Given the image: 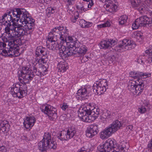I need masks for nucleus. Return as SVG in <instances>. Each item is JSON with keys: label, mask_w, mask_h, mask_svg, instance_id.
Returning <instances> with one entry per match:
<instances>
[{"label": "nucleus", "mask_w": 152, "mask_h": 152, "mask_svg": "<svg viewBox=\"0 0 152 152\" xmlns=\"http://www.w3.org/2000/svg\"><path fill=\"white\" fill-rule=\"evenodd\" d=\"M32 72L29 67L24 66L21 70L18 72V80L23 85L19 87L15 85L11 88L10 92L13 96L21 99L26 95L27 88L26 84L29 83L30 80H32L34 76Z\"/></svg>", "instance_id": "obj_1"}, {"label": "nucleus", "mask_w": 152, "mask_h": 152, "mask_svg": "<svg viewBox=\"0 0 152 152\" xmlns=\"http://www.w3.org/2000/svg\"><path fill=\"white\" fill-rule=\"evenodd\" d=\"M60 50V55L63 59H65L73 54L83 55L87 52L86 46L82 45L77 40L72 42L67 47L61 45Z\"/></svg>", "instance_id": "obj_2"}, {"label": "nucleus", "mask_w": 152, "mask_h": 152, "mask_svg": "<svg viewBox=\"0 0 152 152\" xmlns=\"http://www.w3.org/2000/svg\"><path fill=\"white\" fill-rule=\"evenodd\" d=\"M24 22H20L25 26L23 28L20 27H17L16 30L15 35L16 36V39L18 40L21 39V37L24 35L30 34L34 29V20L30 16V14L27 15L25 17Z\"/></svg>", "instance_id": "obj_3"}, {"label": "nucleus", "mask_w": 152, "mask_h": 152, "mask_svg": "<svg viewBox=\"0 0 152 152\" xmlns=\"http://www.w3.org/2000/svg\"><path fill=\"white\" fill-rule=\"evenodd\" d=\"M28 12L24 9L19 8H15L12 9L10 11L7 12L6 14H7V22H13L14 21L24 22L25 17L27 15H28Z\"/></svg>", "instance_id": "obj_4"}, {"label": "nucleus", "mask_w": 152, "mask_h": 152, "mask_svg": "<svg viewBox=\"0 0 152 152\" xmlns=\"http://www.w3.org/2000/svg\"><path fill=\"white\" fill-rule=\"evenodd\" d=\"M57 145L56 142L52 140L51 133L48 132L45 133L43 139L38 143L39 149L41 152H47L49 148L55 150Z\"/></svg>", "instance_id": "obj_5"}, {"label": "nucleus", "mask_w": 152, "mask_h": 152, "mask_svg": "<svg viewBox=\"0 0 152 152\" xmlns=\"http://www.w3.org/2000/svg\"><path fill=\"white\" fill-rule=\"evenodd\" d=\"M144 86V81L141 79L132 80L129 82L128 89L133 94L139 95L142 92Z\"/></svg>", "instance_id": "obj_6"}, {"label": "nucleus", "mask_w": 152, "mask_h": 152, "mask_svg": "<svg viewBox=\"0 0 152 152\" xmlns=\"http://www.w3.org/2000/svg\"><path fill=\"white\" fill-rule=\"evenodd\" d=\"M91 107V105L89 104L81 106L79 108L78 111V116L83 121L90 122L94 120L93 116H92L90 113Z\"/></svg>", "instance_id": "obj_7"}, {"label": "nucleus", "mask_w": 152, "mask_h": 152, "mask_svg": "<svg viewBox=\"0 0 152 152\" xmlns=\"http://www.w3.org/2000/svg\"><path fill=\"white\" fill-rule=\"evenodd\" d=\"M115 142L109 139L104 143L98 147L100 152H125V150L120 151V149L116 151L115 149Z\"/></svg>", "instance_id": "obj_8"}, {"label": "nucleus", "mask_w": 152, "mask_h": 152, "mask_svg": "<svg viewBox=\"0 0 152 152\" xmlns=\"http://www.w3.org/2000/svg\"><path fill=\"white\" fill-rule=\"evenodd\" d=\"M134 44L132 41L125 39L123 40L118 45L112 46L110 48V51L122 52L125 51V49L131 50L134 48Z\"/></svg>", "instance_id": "obj_9"}, {"label": "nucleus", "mask_w": 152, "mask_h": 152, "mask_svg": "<svg viewBox=\"0 0 152 152\" xmlns=\"http://www.w3.org/2000/svg\"><path fill=\"white\" fill-rule=\"evenodd\" d=\"M77 132L76 129L72 127L69 129L66 132L63 131L56 135L57 138L61 141L67 140L72 138Z\"/></svg>", "instance_id": "obj_10"}, {"label": "nucleus", "mask_w": 152, "mask_h": 152, "mask_svg": "<svg viewBox=\"0 0 152 152\" xmlns=\"http://www.w3.org/2000/svg\"><path fill=\"white\" fill-rule=\"evenodd\" d=\"M152 23L151 19L146 15H144L141 16L135 20V22L132 24V28L133 29H136L140 26L145 27L147 25Z\"/></svg>", "instance_id": "obj_11"}, {"label": "nucleus", "mask_w": 152, "mask_h": 152, "mask_svg": "<svg viewBox=\"0 0 152 152\" xmlns=\"http://www.w3.org/2000/svg\"><path fill=\"white\" fill-rule=\"evenodd\" d=\"M5 31L7 35L6 36H2L1 39L3 41L7 43L8 45H12L15 42H17L18 39H16V36L15 35L16 30L13 31L7 29V30H5Z\"/></svg>", "instance_id": "obj_12"}, {"label": "nucleus", "mask_w": 152, "mask_h": 152, "mask_svg": "<svg viewBox=\"0 0 152 152\" xmlns=\"http://www.w3.org/2000/svg\"><path fill=\"white\" fill-rule=\"evenodd\" d=\"M42 111L49 117L50 119L54 120L57 118V115L56 113V109L53 106L48 104L43 106L40 108Z\"/></svg>", "instance_id": "obj_13"}, {"label": "nucleus", "mask_w": 152, "mask_h": 152, "mask_svg": "<svg viewBox=\"0 0 152 152\" xmlns=\"http://www.w3.org/2000/svg\"><path fill=\"white\" fill-rule=\"evenodd\" d=\"M98 125L96 124H94L90 125L87 128L86 132V137L89 138H92L97 134L99 132Z\"/></svg>", "instance_id": "obj_14"}, {"label": "nucleus", "mask_w": 152, "mask_h": 152, "mask_svg": "<svg viewBox=\"0 0 152 152\" xmlns=\"http://www.w3.org/2000/svg\"><path fill=\"white\" fill-rule=\"evenodd\" d=\"M131 2L133 7H137V9L141 13L145 12L146 10L147 6L145 4L140 2L138 0H129Z\"/></svg>", "instance_id": "obj_15"}, {"label": "nucleus", "mask_w": 152, "mask_h": 152, "mask_svg": "<svg viewBox=\"0 0 152 152\" xmlns=\"http://www.w3.org/2000/svg\"><path fill=\"white\" fill-rule=\"evenodd\" d=\"M116 42L114 40H104L101 42L100 43L101 48V49H107L110 50V48L112 47V46L116 44Z\"/></svg>", "instance_id": "obj_16"}, {"label": "nucleus", "mask_w": 152, "mask_h": 152, "mask_svg": "<svg viewBox=\"0 0 152 152\" xmlns=\"http://www.w3.org/2000/svg\"><path fill=\"white\" fill-rule=\"evenodd\" d=\"M24 122L23 123L25 127L27 129H29L32 127L36 121V119L34 117H26L24 119Z\"/></svg>", "instance_id": "obj_17"}, {"label": "nucleus", "mask_w": 152, "mask_h": 152, "mask_svg": "<svg viewBox=\"0 0 152 152\" xmlns=\"http://www.w3.org/2000/svg\"><path fill=\"white\" fill-rule=\"evenodd\" d=\"M15 45V42L12 45H8L9 48L7 53L8 54L6 57L12 58L13 56H17L18 55V54L19 53V49L14 47Z\"/></svg>", "instance_id": "obj_18"}, {"label": "nucleus", "mask_w": 152, "mask_h": 152, "mask_svg": "<svg viewBox=\"0 0 152 152\" xmlns=\"http://www.w3.org/2000/svg\"><path fill=\"white\" fill-rule=\"evenodd\" d=\"M129 75L130 77L133 78L141 77L145 78L150 77L151 75V74L150 73H143L138 71L137 72L131 71L129 73Z\"/></svg>", "instance_id": "obj_19"}, {"label": "nucleus", "mask_w": 152, "mask_h": 152, "mask_svg": "<svg viewBox=\"0 0 152 152\" xmlns=\"http://www.w3.org/2000/svg\"><path fill=\"white\" fill-rule=\"evenodd\" d=\"M122 126V124L118 120L114 121L109 127L113 133L116 132L120 127Z\"/></svg>", "instance_id": "obj_20"}, {"label": "nucleus", "mask_w": 152, "mask_h": 152, "mask_svg": "<svg viewBox=\"0 0 152 152\" xmlns=\"http://www.w3.org/2000/svg\"><path fill=\"white\" fill-rule=\"evenodd\" d=\"M93 89L94 92L96 91L97 94L100 95L103 94L106 91V88L101 86L99 84L95 83L93 86Z\"/></svg>", "instance_id": "obj_21"}, {"label": "nucleus", "mask_w": 152, "mask_h": 152, "mask_svg": "<svg viewBox=\"0 0 152 152\" xmlns=\"http://www.w3.org/2000/svg\"><path fill=\"white\" fill-rule=\"evenodd\" d=\"M10 125L8 121L6 120L0 121V132H4L8 130Z\"/></svg>", "instance_id": "obj_22"}, {"label": "nucleus", "mask_w": 152, "mask_h": 152, "mask_svg": "<svg viewBox=\"0 0 152 152\" xmlns=\"http://www.w3.org/2000/svg\"><path fill=\"white\" fill-rule=\"evenodd\" d=\"M112 133L109 127H107L100 133V137L102 139H107L110 137Z\"/></svg>", "instance_id": "obj_23"}, {"label": "nucleus", "mask_w": 152, "mask_h": 152, "mask_svg": "<svg viewBox=\"0 0 152 152\" xmlns=\"http://www.w3.org/2000/svg\"><path fill=\"white\" fill-rule=\"evenodd\" d=\"M6 42L0 41V54L5 57H6L8 55V51L9 48L6 47Z\"/></svg>", "instance_id": "obj_24"}, {"label": "nucleus", "mask_w": 152, "mask_h": 152, "mask_svg": "<svg viewBox=\"0 0 152 152\" xmlns=\"http://www.w3.org/2000/svg\"><path fill=\"white\" fill-rule=\"evenodd\" d=\"M68 64L66 61L60 62L58 64V71L60 72H64L68 68Z\"/></svg>", "instance_id": "obj_25"}, {"label": "nucleus", "mask_w": 152, "mask_h": 152, "mask_svg": "<svg viewBox=\"0 0 152 152\" xmlns=\"http://www.w3.org/2000/svg\"><path fill=\"white\" fill-rule=\"evenodd\" d=\"M49 55V52L46 49L45 50H43V52L41 56V58L39 59V61H41L42 63H44L46 62L47 59L48 58Z\"/></svg>", "instance_id": "obj_26"}, {"label": "nucleus", "mask_w": 152, "mask_h": 152, "mask_svg": "<svg viewBox=\"0 0 152 152\" xmlns=\"http://www.w3.org/2000/svg\"><path fill=\"white\" fill-rule=\"evenodd\" d=\"M93 107L91 106V109L90 111L91 115L93 116V117L94 118V119H95L99 116V115L101 114V112L100 111V109L99 108L93 109Z\"/></svg>", "instance_id": "obj_27"}, {"label": "nucleus", "mask_w": 152, "mask_h": 152, "mask_svg": "<svg viewBox=\"0 0 152 152\" xmlns=\"http://www.w3.org/2000/svg\"><path fill=\"white\" fill-rule=\"evenodd\" d=\"M57 30L56 28H54L51 30L53 35H55L57 38H59L62 41L63 43H66V39H64V38L62 36V34L60 32L56 31H58Z\"/></svg>", "instance_id": "obj_28"}, {"label": "nucleus", "mask_w": 152, "mask_h": 152, "mask_svg": "<svg viewBox=\"0 0 152 152\" xmlns=\"http://www.w3.org/2000/svg\"><path fill=\"white\" fill-rule=\"evenodd\" d=\"M77 94L78 96H80L82 97L85 98L87 99V90L85 88H81L79 89L77 92Z\"/></svg>", "instance_id": "obj_29"}, {"label": "nucleus", "mask_w": 152, "mask_h": 152, "mask_svg": "<svg viewBox=\"0 0 152 152\" xmlns=\"http://www.w3.org/2000/svg\"><path fill=\"white\" fill-rule=\"evenodd\" d=\"M79 22L81 27L83 28H89L92 25V23L87 22L83 19L80 20Z\"/></svg>", "instance_id": "obj_30"}, {"label": "nucleus", "mask_w": 152, "mask_h": 152, "mask_svg": "<svg viewBox=\"0 0 152 152\" xmlns=\"http://www.w3.org/2000/svg\"><path fill=\"white\" fill-rule=\"evenodd\" d=\"M51 42L50 43L49 46L48 47L50 48L52 50H55V49H58L59 50H60L59 49V48H61V45H63V44L64 43L62 42V41H61L60 42V45H57L56 43L55 42ZM59 55H60V53H59Z\"/></svg>", "instance_id": "obj_31"}, {"label": "nucleus", "mask_w": 152, "mask_h": 152, "mask_svg": "<svg viewBox=\"0 0 152 152\" xmlns=\"http://www.w3.org/2000/svg\"><path fill=\"white\" fill-rule=\"evenodd\" d=\"M45 50V48L42 46H39L37 47L35 51V56L36 57H39L41 58V55L43 52V50Z\"/></svg>", "instance_id": "obj_32"}, {"label": "nucleus", "mask_w": 152, "mask_h": 152, "mask_svg": "<svg viewBox=\"0 0 152 152\" xmlns=\"http://www.w3.org/2000/svg\"><path fill=\"white\" fill-rule=\"evenodd\" d=\"M100 114V118L103 120L110 117V111H108L101 112Z\"/></svg>", "instance_id": "obj_33"}, {"label": "nucleus", "mask_w": 152, "mask_h": 152, "mask_svg": "<svg viewBox=\"0 0 152 152\" xmlns=\"http://www.w3.org/2000/svg\"><path fill=\"white\" fill-rule=\"evenodd\" d=\"M48 39L49 42H55L58 39L55 35H53V34L51 31V32L49 33Z\"/></svg>", "instance_id": "obj_34"}, {"label": "nucleus", "mask_w": 152, "mask_h": 152, "mask_svg": "<svg viewBox=\"0 0 152 152\" xmlns=\"http://www.w3.org/2000/svg\"><path fill=\"white\" fill-rule=\"evenodd\" d=\"M7 16V14L5 13L0 18V23H1V25H4L6 26L8 23L7 20H6V18Z\"/></svg>", "instance_id": "obj_35"}, {"label": "nucleus", "mask_w": 152, "mask_h": 152, "mask_svg": "<svg viewBox=\"0 0 152 152\" xmlns=\"http://www.w3.org/2000/svg\"><path fill=\"white\" fill-rule=\"evenodd\" d=\"M128 17L126 15L121 16L119 18L120 21L119 23L120 24L124 25L126 22Z\"/></svg>", "instance_id": "obj_36"}, {"label": "nucleus", "mask_w": 152, "mask_h": 152, "mask_svg": "<svg viewBox=\"0 0 152 152\" xmlns=\"http://www.w3.org/2000/svg\"><path fill=\"white\" fill-rule=\"evenodd\" d=\"M47 15L50 16L51 15L55 12V9L54 7H48L46 10Z\"/></svg>", "instance_id": "obj_37"}, {"label": "nucleus", "mask_w": 152, "mask_h": 152, "mask_svg": "<svg viewBox=\"0 0 152 152\" xmlns=\"http://www.w3.org/2000/svg\"><path fill=\"white\" fill-rule=\"evenodd\" d=\"M97 84H99L101 86L106 88V89L108 88V85L106 80L103 79L101 81H99Z\"/></svg>", "instance_id": "obj_38"}, {"label": "nucleus", "mask_w": 152, "mask_h": 152, "mask_svg": "<svg viewBox=\"0 0 152 152\" xmlns=\"http://www.w3.org/2000/svg\"><path fill=\"white\" fill-rule=\"evenodd\" d=\"M17 27H16L13 25H12L11 22H9L7 23L6 26L5 28V30H7V29H9V30H12L13 31L17 29Z\"/></svg>", "instance_id": "obj_39"}, {"label": "nucleus", "mask_w": 152, "mask_h": 152, "mask_svg": "<svg viewBox=\"0 0 152 152\" xmlns=\"http://www.w3.org/2000/svg\"><path fill=\"white\" fill-rule=\"evenodd\" d=\"M146 53L148 54L150 56L149 58V61H152V44L151 46H150V48L148 49L145 51Z\"/></svg>", "instance_id": "obj_40"}, {"label": "nucleus", "mask_w": 152, "mask_h": 152, "mask_svg": "<svg viewBox=\"0 0 152 152\" xmlns=\"http://www.w3.org/2000/svg\"><path fill=\"white\" fill-rule=\"evenodd\" d=\"M46 68L45 66H43L42 67H40L39 69H38V72H37V73H38L39 75H43V73H44V72H46Z\"/></svg>", "instance_id": "obj_41"}, {"label": "nucleus", "mask_w": 152, "mask_h": 152, "mask_svg": "<svg viewBox=\"0 0 152 152\" xmlns=\"http://www.w3.org/2000/svg\"><path fill=\"white\" fill-rule=\"evenodd\" d=\"M89 150L88 143H86L85 145L81 148V151L84 152H87Z\"/></svg>", "instance_id": "obj_42"}, {"label": "nucleus", "mask_w": 152, "mask_h": 152, "mask_svg": "<svg viewBox=\"0 0 152 152\" xmlns=\"http://www.w3.org/2000/svg\"><path fill=\"white\" fill-rule=\"evenodd\" d=\"M116 58V56L114 55L109 56L107 58V60L110 64L112 63L113 62L115 61Z\"/></svg>", "instance_id": "obj_43"}, {"label": "nucleus", "mask_w": 152, "mask_h": 152, "mask_svg": "<svg viewBox=\"0 0 152 152\" xmlns=\"http://www.w3.org/2000/svg\"><path fill=\"white\" fill-rule=\"evenodd\" d=\"M110 26V22L108 21H107L106 22L104 23L98 25V27L101 28L102 27H109Z\"/></svg>", "instance_id": "obj_44"}, {"label": "nucleus", "mask_w": 152, "mask_h": 152, "mask_svg": "<svg viewBox=\"0 0 152 152\" xmlns=\"http://www.w3.org/2000/svg\"><path fill=\"white\" fill-rule=\"evenodd\" d=\"M77 55L78 56H81V57L80 59L81 60V61L82 62L84 63L86 61H87L88 60V57H87L86 56L82 57V56L83 55H77Z\"/></svg>", "instance_id": "obj_45"}, {"label": "nucleus", "mask_w": 152, "mask_h": 152, "mask_svg": "<svg viewBox=\"0 0 152 152\" xmlns=\"http://www.w3.org/2000/svg\"><path fill=\"white\" fill-rule=\"evenodd\" d=\"M146 111V109L144 106H142L138 109V111L141 113H144Z\"/></svg>", "instance_id": "obj_46"}, {"label": "nucleus", "mask_w": 152, "mask_h": 152, "mask_svg": "<svg viewBox=\"0 0 152 152\" xmlns=\"http://www.w3.org/2000/svg\"><path fill=\"white\" fill-rule=\"evenodd\" d=\"M69 6L67 7V12L69 13V14H70L73 11V8L72 7V6L71 5L72 4H72H69Z\"/></svg>", "instance_id": "obj_47"}, {"label": "nucleus", "mask_w": 152, "mask_h": 152, "mask_svg": "<svg viewBox=\"0 0 152 152\" xmlns=\"http://www.w3.org/2000/svg\"><path fill=\"white\" fill-rule=\"evenodd\" d=\"M117 6L115 4H111V6H110V8L112 10V11L113 12H115L116 11L117 9Z\"/></svg>", "instance_id": "obj_48"}, {"label": "nucleus", "mask_w": 152, "mask_h": 152, "mask_svg": "<svg viewBox=\"0 0 152 152\" xmlns=\"http://www.w3.org/2000/svg\"><path fill=\"white\" fill-rule=\"evenodd\" d=\"M68 106L66 104L64 103L61 106V108L64 110H65L68 107Z\"/></svg>", "instance_id": "obj_49"}, {"label": "nucleus", "mask_w": 152, "mask_h": 152, "mask_svg": "<svg viewBox=\"0 0 152 152\" xmlns=\"http://www.w3.org/2000/svg\"><path fill=\"white\" fill-rule=\"evenodd\" d=\"M7 150L5 146H2L0 147V152H6Z\"/></svg>", "instance_id": "obj_50"}, {"label": "nucleus", "mask_w": 152, "mask_h": 152, "mask_svg": "<svg viewBox=\"0 0 152 152\" xmlns=\"http://www.w3.org/2000/svg\"><path fill=\"white\" fill-rule=\"evenodd\" d=\"M55 28H56L57 30L58 31H57L58 32H60L61 34H62V33L61 32V31H62L63 29H64V28L63 27L61 26H58L56 27Z\"/></svg>", "instance_id": "obj_51"}, {"label": "nucleus", "mask_w": 152, "mask_h": 152, "mask_svg": "<svg viewBox=\"0 0 152 152\" xmlns=\"http://www.w3.org/2000/svg\"><path fill=\"white\" fill-rule=\"evenodd\" d=\"M148 147L150 150H152V138L151 140L149 141L148 145Z\"/></svg>", "instance_id": "obj_52"}, {"label": "nucleus", "mask_w": 152, "mask_h": 152, "mask_svg": "<svg viewBox=\"0 0 152 152\" xmlns=\"http://www.w3.org/2000/svg\"><path fill=\"white\" fill-rule=\"evenodd\" d=\"M137 37H139V38L138 39V40H137V42H139L141 40H142V39H144V37L141 34H139L137 36Z\"/></svg>", "instance_id": "obj_53"}, {"label": "nucleus", "mask_w": 152, "mask_h": 152, "mask_svg": "<svg viewBox=\"0 0 152 152\" xmlns=\"http://www.w3.org/2000/svg\"><path fill=\"white\" fill-rule=\"evenodd\" d=\"M74 38H75L74 37H72L69 36L68 37V39L69 40V41L70 44V43H71L72 42H74V41H75L74 40Z\"/></svg>", "instance_id": "obj_54"}, {"label": "nucleus", "mask_w": 152, "mask_h": 152, "mask_svg": "<svg viewBox=\"0 0 152 152\" xmlns=\"http://www.w3.org/2000/svg\"><path fill=\"white\" fill-rule=\"evenodd\" d=\"M143 60L142 59V56H140L139 57V58L137 59V62L141 64L143 62Z\"/></svg>", "instance_id": "obj_55"}, {"label": "nucleus", "mask_w": 152, "mask_h": 152, "mask_svg": "<svg viewBox=\"0 0 152 152\" xmlns=\"http://www.w3.org/2000/svg\"><path fill=\"white\" fill-rule=\"evenodd\" d=\"M33 70L34 72L36 74V75H39V74H38V73H37V68L34 67L33 68Z\"/></svg>", "instance_id": "obj_56"}, {"label": "nucleus", "mask_w": 152, "mask_h": 152, "mask_svg": "<svg viewBox=\"0 0 152 152\" xmlns=\"http://www.w3.org/2000/svg\"><path fill=\"white\" fill-rule=\"evenodd\" d=\"M22 139L26 141H28V139L27 137L25 135H23L22 137Z\"/></svg>", "instance_id": "obj_57"}, {"label": "nucleus", "mask_w": 152, "mask_h": 152, "mask_svg": "<svg viewBox=\"0 0 152 152\" xmlns=\"http://www.w3.org/2000/svg\"><path fill=\"white\" fill-rule=\"evenodd\" d=\"M77 18H76L75 17H74L73 18H72L71 19V20L73 22L75 23L76 21V19Z\"/></svg>", "instance_id": "obj_58"}, {"label": "nucleus", "mask_w": 152, "mask_h": 152, "mask_svg": "<svg viewBox=\"0 0 152 152\" xmlns=\"http://www.w3.org/2000/svg\"><path fill=\"white\" fill-rule=\"evenodd\" d=\"M133 128V126L132 125H129L127 127V129L132 130Z\"/></svg>", "instance_id": "obj_59"}, {"label": "nucleus", "mask_w": 152, "mask_h": 152, "mask_svg": "<svg viewBox=\"0 0 152 152\" xmlns=\"http://www.w3.org/2000/svg\"><path fill=\"white\" fill-rule=\"evenodd\" d=\"M152 151V150H150L148 148L146 149L145 152H151Z\"/></svg>", "instance_id": "obj_60"}, {"label": "nucleus", "mask_w": 152, "mask_h": 152, "mask_svg": "<svg viewBox=\"0 0 152 152\" xmlns=\"http://www.w3.org/2000/svg\"><path fill=\"white\" fill-rule=\"evenodd\" d=\"M73 0H66V1L68 2L69 3V4H72V1H73Z\"/></svg>", "instance_id": "obj_61"}, {"label": "nucleus", "mask_w": 152, "mask_h": 152, "mask_svg": "<svg viewBox=\"0 0 152 152\" xmlns=\"http://www.w3.org/2000/svg\"><path fill=\"white\" fill-rule=\"evenodd\" d=\"M120 149V151H121L122 150H124V148L123 147H121V148H119L118 149Z\"/></svg>", "instance_id": "obj_62"}, {"label": "nucleus", "mask_w": 152, "mask_h": 152, "mask_svg": "<svg viewBox=\"0 0 152 152\" xmlns=\"http://www.w3.org/2000/svg\"><path fill=\"white\" fill-rule=\"evenodd\" d=\"M110 6H111V4H107L106 5V7L110 8Z\"/></svg>", "instance_id": "obj_63"}, {"label": "nucleus", "mask_w": 152, "mask_h": 152, "mask_svg": "<svg viewBox=\"0 0 152 152\" xmlns=\"http://www.w3.org/2000/svg\"><path fill=\"white\" fill-rule=\"evenodd\" d=\"M77 152H84L81 151V148L80 149V151H79Z\"/></svg>", "instance_id": "obj_64"}]
</instances>
